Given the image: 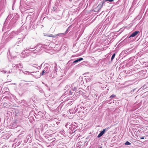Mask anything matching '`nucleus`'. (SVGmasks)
Masks as SVG:
<instances>
[{"label":"nucleus","instance_id":"obj_14","mask_svg":"<svg viewBox=\"0 0 148 148\" xmlns=\"http://www.w3.org/2000/svg\"><path fill=\"white\" fill-rule=\"evenodd\" d=\"M12 16L13 14H10L9 15H8L5 21L4 24L6 23L7 21H8V20H10V19L12 17Z\"/></svg>","mask_w":148,"mask_h":148},{"label":"nucleus","instance_id":"obj_46","mask_svg":"<svg viewBox=\"0 0 148 148\" xmlns=\"http://www.w3.org/2000/svg\"><path fill=\"white\" fill-rule=\"evenodd\" d=\"M19 65L20 66H21V65H21V64H19Z\"/></svg>","mask_w":148,"mask_h":148},{"label":"nucleus","instance_id":"obj_6","mask_svg":"<svg viewBox=\"0 0 148 148\" xmlns=\"http://www.w3.org/2000/svg\"><path fill=\"white\" fill-rule=\"evenodd\" d=\"M83 58H77L76 60L73 61V62H72L73 60H70L69 62H71V63L73 64H75L76 63L79 62L80 61L82 60H83Z\"/></svg>","mask_w":148,"mask_h":148},{"label":"nucleus","instance_id":"obj_2","mask_svg":"<svg viewBox=\"0 0 148 148\" xmlns=\"http://www.w3.org/2000/svg\"><path fill=\"white\" fill-rule=\"evenodd\" d=\"M17 19L16 17H14V16L12 19L10 21V25L12 27H14L16 22V21Z\"/></svg>","mask_w":148,"mask_h":148},{"label":"nucleus","instance_id":"obj_26","mask_svg":"<svg viewBox=\"0 0 148 148\" xmlns=\"http://www.w3.org/2000/svg\"><path fill=\"white\" fill-rule=\"evenodd\" d=\"M47 36H48V37H52L53 38H55L56 37V36L53 35L52 34H51L50 35H47Z\"/></svg>","mask_w":148,"mask_h":148},{"label":"nucleus","instance_id":"obj_44","mask_svg":"<svg viewBox=\"0 0 148 148\" xmlns=\"http://www.w3.org/2000/svg\"><path fill=\"white\" fill-rule=\"evenodd\" d=\"M140 138L141 139H144V137H141V138Z\"/></svg>","mask_w":148,"mask_h":148},{"label":"nucleus","instance_id":"obj_36","mask_svg":"<svg viewBox=\"0 0 148 148\" xmlns=\"http://www.w3.org/2000/svg\"><path fill=\"white\" fill-rule=\"evenodd\" d=\"M64 34V33L58 34L56 35V36H62Z\"/></svg>","mask_w":148,"mask_h":148},{"label":"nucleus","instance_id":"obj_47","mask_svg":"<svg viewBox=\"0 0 148 148\" xmlns=\"http://www.w3.org/2000/svg\"><path fill=\"white\" fill-rule=\"evenodd\" d=\"M142 72H143V71H140V73H143Z\"/></svg>","mask_w":148,"mask_h":148},{"label":"nucleus","instance_id":"obj_9","mask_svg":"<svg viewBox=\"0 0 148 148\" xmlns=\"http://www.w3.org/2000/svg\"><path fill=\"white\" fill-rule=\"evenodd\" d=\"M27 140V142H28L29 143H31L32 142V135L29 134L28 135L26 138Z\"/></svg>","mask_w":148,"mask_h":148},{"label":"nucleus","instance_id":"obj_22","mask_svg":"<svg viewBox=\"0 0 148 148\" xmlns=\"http://www.w3.org/2000/svg\"><path fill=\"white\" fill-rule=\"evenodd\" d=\"M41 44H38L36 46H35L34 48H33V47H30V48H28V49H27V50H29V49H35V48L36 47H38V46H39L40 45H41Z\"/></svg>","mask_w":148,"mask_h":148},{"label":"nucleus","instance_id":"obj_55","mask_svg":"<svg viewBox=\"0 0 148 148\" xmlns=\"http://www.w3.org/2000/svg\"><path fill=\"white\" fill-rule=\"evenodd\" d=\"M49 90H50V89H49Z\"/></svg>","mask_w":148,"mask_h":148},{"label":"nucleus","instance_id":"obj_1","mask_svg":"<svg viewBox=\"0 0 148 148\" xmlns=\"http://www.w3.org/2000/svg\"><path fill=\"white\" fill-rule=\"evenodd\" d=\"M19 33L18 31L13 32L11 34H9L8 37L6 39V42H8L12 39L13 37L15 36L16 35H18Z\"/></svg>","mask_w":148,"mask_h":148},{"label":"nucleus","instance_id":"obj_25","mask_svg":"<svg viewBox=\"0 0 148 148\" xmlns=\"http://www.w3.org/2000/svg\"><path fill=\"white\" fill-rule=\"evenodd\" d=\"M128 36L127 35V34L125 35V36H124L122 38H126L125 40H127V38H128Z\"/></svg>","mask_w":148,"mask_h":148},{"label":"nucleus","instance_id":"obj_23","mask_svg":"<svg viewBox=\"0 0 148 148\" xmlns=\"http://www.w3.org/2000/svg\"><path fill=\"white\" fill-rule=\"evenodd\" d=\"M115 55H116V54L115 53H114L113 54V55H112V56L111 58V61H112V60H113V59L114 58L115 56Z\"/></svg>","mask_w":148,"mask_h":148},{"label":"nucleus","instance_id":"obj_33","mask_svg":"<svg viewBox=\"0 0 148 148\" xmlns=\"http://www.w3.org/2000/svg\"><path fill=\"white\" fill-rule=\"evenodd\" d=\"M25 88L26 90H30V89L28 88L27 86H25Z\"/></svg>","mask_w":148,"mask_h":148},{"label":"nucleus","instance_id":"obj_17","mask_svg":"<svg viewBox=\"0 0 148 148\" xmlns=\"http://www.w3.org/2000/svg\"><path fill=\"white\" fill-rule=\"evenodd\" d=\"M55 19L57 20H59V19H60L62 18L61 14L60 15L56 14V15L55 16Z\"/></svg>","mask_w":148,"mask_h":148},{"label":"nucleus","instance_id":"obj_32","mask_svg":"<svg viewBox=\"0 0 148 148\" xmlns=\"http://www.w3.org/2000/svg\"><path fill=\"white\" fill-rule=\"evenodd\" d=\"M83 96L84 97V98L85 99H87L88 98V95H83Z\"/></svg>","mask_w":148,"mask_h":148},{"label":"nucleus","instance_id":"obj_11","mask_svg":"<svg viewBox=\"0 0 148 148\" xmlns=\"http://www.w3.org/2000/svg\"><path fill=\"white\" fill-rule=\"evenodd\" d=\"M69 92L68 95H74V94L75 92H74V91H73V89H71V90H70L69 91H66L65 93H67L68 92Z\"/></svg>","mask_w":148,"mask_h":148},{"label":"nucleus","instance_id":"obj_4","mask_svg":"<svg viewBox=\"0 0 148 148\" xmlns=\"http://www.w3.org/2000/svg\"><path fill=\"white\" fill-rule=\"evenodd\" d=\"M109 129V127L106 128L105 129H103L102 131L100 132L99 134L98 135L97 137L98 138H99L101 137L105 133L106 131H107Z\"/></svg>","mask_w":148,"mask_h":148},{"label":"nucleus","instance_id":"obj_8","mask_svg":"<svg viewBox=\"0 0 148 148\" xmlns=\"http://www.w3.org/2000/svg\"><path fill=\"white\" fill-rule=\"evenodd\" d=\"M139 31H136L134 32H133L128 37V39L131 38V37H135L136 36L138 33Z\"/></svg>","mask_w":148,"mask_h":148},{"label":"nucleus","instance_id":"obj_27","mask_svg":"<svg viewBox=\"0 0 148 148\" xmlns=\"http://www.w3.org/2000/svg\"><path fill=\"white\" fill-rule=\"evenodd\" d=\"M8 32H9L8 31H7L6 32H5L4 33V34H3V37H4L5 36H6L8 35Z\"/></svg>","mask_w":148,"mask_h":148},{"label":"nucleus","instance_id":"obj_18","mask_svg":"<svg viewBox=\"0 0 148 148\" xmlns=\"http://www.w3.org/2000/svg\"><path fill=\"white\" fill-rule=\"evenodd\" d=\"M77 88L76 87H74L73 88V91L74 92L75 91V92H76V93H78L79 92L80 94H81V93L82 92V91L80 90L78 91V90H77Z\"/></svg>","mask_w":148,"mask_h":148},{"label":"nucleus","instance_id":"obj_43","mask_svg":"<svg viewBox=\"0 0 148 148\" xmlns=\"http://www.w3.org/2000/svg\"><path fill=\"white\" fill-rule=\"evenodd\" d=\"M67 31H68V30H66V31L65 32V34H66L67 33Z\"/></svg>","mask_w":148,"mask_h":148},{"label":"nucleus","instance_id":"obj_42","mask_svg":"<svg viewBox=\"0 0 148 148\" xmlns=\"http://www.w3.org/2000/svg\"><path fill=\"white\" fill-rule=\"evenodd\" d=\"M135 66H136V67H139V66L138 65H136Z\"/></svg>","mask_w":148,"mask_h":148},{"label":"nucleus","instance_id":"obj_12","mask_svg":"<svg viewBox=\"0 0 148 148\" xmlns=\"http://www.w3.org/2000/svg\"><path fill=\"white\" fill-rule=\"evenodd\" d=\"M52 10L53 12H57L58 11V9L56 5H54L52 8Z\"/></svg>","mask_w":148,"mask_h":148},{"label":"nucleus","instance_id":"obj_15","mask_svg":"<svg viewBox=\"0 0 148 148\" xmlns=\"http://www.w3.org/2000/svg\"><path fill=\"white\" fill-rule=\"evenodd\" d=\"M44 70L45 72V74H47L49 73L50 71V68L49 67L46 66L44 68Z\"/></svg>","mask_w":148,"mask_h":148},{"label":"nucleus","instance_id":"obj_50","mask_svg":"<svg viewBox=\"0 0 148 148\" xmlns=\"http://www.w3.org/2000/svg\"><path fill=\"white\" fill-rule=\"evenodd\" d=\"M34 50H34V51H33V53H35V52H34Z\"/></svg>","mask_w":148,"mask_h":148},{"label":"nucleus","instance_id":"obj_29","mask_svg":"<svg viewBox=\"0 0 148 148\" xmlns=\"http://www.w3.org/2000/svg\"><path fill=\"white\" fill-rule=\"evenodd\" d=\"M44 73H45V71H44V69L42 71L41 73V75H43Z\"/></svg>","mask_w":148,"mask_h":148},{"label":"nucleus","instance_id":"obj_39","mask_svg":"<svg viewBox=\"0 0 148 148\" xmlns=\"http://www.w3.org/2000/svg\"><path fill=\"white\" fill-rule=\"evenodd\" d=\"M12 72V71H8V73H11Z\"/></svg>","mask_w":148,"mask_h":148},{"label":"nucleus","instance_id":"obj_45","mask_svg":"<svg viewBox=\"0 0 148 148\" xmlns=\"http://www.w3.org/2000/svg\"><path fill=\"white\" fill-rule=\"evenodd\" d=\"M72 0H67V1H71Z\"/></svg>","mask_w":148,"mask_h":148},{"label":"nucleus","instance_id":"obj_34","mask_svg":"<svg viewBox=\"0 0 148 148\" xmlns=\"http://www.w3.org/2000/svg\"><path fill=\"white\" fill-rule=\"evenodd\" d=\"M88 143V142H87V141H85V142L84 143V144L86 145V146H87Z\"/></svg>","mask_w":148,"mask_h":148},{"label":"nucleus","instance_id":"obj_49","mask_svg":"<svg viewBox=\"0 0 148 148\" xmlns=\"http://www.w3.org/2000/svg\"><path fill=\"white\" fill-rule=\"evenodd\" d=\"M53 77H54V76H53V77H52V76L51 75L50 76V77H51L52 78H53Z\"/></svg>","mask_w":148,"mask_h":148},{"label":"nucleus","instance_id":"obj_16","mask_svg":"<svg viewBox=\"0 0 148 148\" xmlns=\"http://www.w3.org/2000/svg\"><path fill=\"white\" fill-rule=\"evenodd\" d=\"M133 62H129L125 65V67L128 68L133 64Z\"/></svg>","mask_w":148,"mask_h":148},{"label":"nucleus","instance_id":"obj_54","mask_svg":"<svg viewBox=\"0 0 148 148\" xmlns=\"http://www.w3.org/2000/svg\"><path fill=\"white\" fill-rule=\"evenodd\" d=\"M98 148H102L101 147H99Z\"/></svg>","mask_w":148,"mask_h":148},{"label":"nucleus","instance_id":"obj_10","mask_svg":"<svg viewBox=\"0 0 148 148\" xmlns=\"http://www.w3.org/2000/svg\"><path fill=\"white\" fill-rule=\"evenodd\" d=\"M75 107L74 108H73L69 109V112L70 114H73L77 112L76 109Z\"/></svg>","mask_w":148,"mask_h":148},{"label":"nucleus","instance_id":"obj_48","mask_svg":"<svg viewBox=\"0 0 148 148\" xmlns=\"http://www.w3.org/2000/svg\"><path fill=\"white\" fill-rule=\"evenodd\" d=\"M16 42V44H19V42Z\"/></svg>","mask_w":148,"mask_h":148},{"label":"nucleus","instance_id":"obj_40","mask_svg":"<svg viewBox=\"0 0 148 148\" xmlns=\"http://www.w3.org/2000/svg\"><path fill=\"white\" fill-rule=\"evenodd\" d=\"M57 71H56L55 72V71H54V73H55V75H57Z\"/></svg>","mask_w":148,"mask_h":148},{"label":"nucleus","instance_id":"obj_19","mask_svg":"<svg viewBox=\"0 0 148 148\" xmlns=\"http://www.w3.org/2000/svg\"><path fill=\"white\" fill-rule=\"evenodd\" d=\"M116 97V95L114 94H112L110 96V97H109V99H110L109 100V101H110L112 100H114V98Z\"/></svg>","mask_w":148,"mask_h":148},{"label":"nucleus","instance_id":"obj_52","mask_svg":"<svg viewBox=\"0 0 148 148\" xmlns=\"http://www.w3.org/2000/svg\"><path fill=\"white\" fill-rule=\"evenodd\" d=\"M75 127H76V128H77V127H78V126H76Z\"/></svg>","mask_w":148,"mask_h":148},{"label":"nucleus","instance_id":"obj_24","mask_svg":"<svg viewBox=\"0 0 148 148\" xmlns=\"http://www.w3.org/2000/svg\"><path fill=\"white\" fill-rule=\"evenodd\" d=\"M125 144L126 145H130L131 143L128 141H127L125 143Z\"/></svg>","mask_w":148,"mask_h":148},{"label":"nucleus","instance_id":"obj_5","mask_svg":"<svg viewBox=\"0 0 148 148\" xmlns=\"http://www.w3.org/2000/svg\"><path fill=\"white\" fill-rule=\"evenodd\" d=\"M5 11V6L3 3L0 4V16Z\"/></svg>","mask_w":148,"mask_h":148},{"label":"nucleus","instance_id":"obj_28","mask_svg":"<svg viewBox=\"0 0 148 148\" xmlns=\"http://www.w3.org/2000/svg\"><path fill=\"white\" fill-rule=\"evenodd\" d=\"M51 125H52L51 124L48 125V124H46L45 126V127H50L51 126Z\"/></svg>","mask_w":148,"mask_h":148},{"label":"nucleus","instance_id":"obj_38","mask_svg":"<svg viewBox=\"0 0 148 148\" xmlns=\"http://www.w3.org/2000/svg\"><path fill=\"white\" fill-rule=\"evenodd\" d=\"M69 86V85H66V86L65 87V88H68V87Z\"/></svg>","mask_w":148,"mask_h":148},{"label":"nucleus","instance_id":"obj_41","mask_svg":"<svg viewBox=\"0 0 148 148\" xmlns=\"http://www.w3.org/2000/svg\"><path fill=\"white\" fill-rule=\"evenodd\" d=\"M95 95L96 96V97H97L98 96V94L97 93H95Z\"/></svg>","mask_w":148,"mask_h":148},{"label":"nucleus","instance_id":"obj_31","mask_svg":"<svg viewBox=\"0 0 148 148\" xmlns=\"http://www.w3.org/2000/svg\"><path fill=\"white\" fill-rule=\"evenodd\" d=\"M136 90V88H134V89H133L132 90L130 91V93L131 94L133 93L134 92V91Z\"/></svg>","mask_w":148,"mask_h":148},{"label":"nucleus","instance_id":"obj_53","mask_svg":"<svg viewBox=\"0 0 148 148\" xmlns=\"http://www.w3.org/2000/svg\"><path fill=\"white\" fill-rule=\"evenodd\" d=\"M120 0H118V1H119Z\"/></svg>","mask_w":148,"mask_h":148},{"label":"nucleus","instance_id":"obj_37","mask_svg":"<svg viewBox=\"0 0 148 148\" xmlns=\"http://www.w3.org/2000/svg\"><path fill=\"white\" fill-rule=\"evenodd\" d=\"M108 102V101H104L103 102V103L105 104V103H107Z\"/></svg>","mask_w":148,"mask_h":148},{"label":"nucleus","instance_id":"obj_51","mask_svg":"<svg viewBox=\"0 0 148 148\" xmlns=\"http://www.w3.org/2000/svg\"><path fill=\"white\" fill-rule=\"evenodd\" d=\"M75 128H76V127H75V126H74V127H73V128H74V129H75Z\"/></svg>","mask_w":148,"mask_h":148},{"label":"nucleus","instance_id":"obj_20","mask_svg":"<svg viewBox=\"0 0 148 148\" xmlns=\"http://www.w3.org/2000/svg\"><path fill=\"white\" fill-rule=\"evenodd\" d=\"M134 58H135L134 57H133L130 58L129 60V62H134L133 64H134L135 63V60H134Z\"/></svg>","mask_w":148,"mask_h":148},{"label":"nucleus","instance_id":"obj_35","mask_svg":"<svg viewBox=\"0 0 148 148\" xmlns=\"http://www.w3.org/2000/svg\"><path fill=\"white\" fill-rule=\"evenodd\" d=\"M1 72H2L4 73H6L7 72V71H5V70H3V71H1Z\"/></svg>","mask_w":148,"mask_h":148},{"label":"nucleus","instance_id":"obj_7","mask_svg":"<svg viewBox=\"0 0 148 148\" xmlns=\"http://www.w3.org/2000/svg\"><path fill=\"white\" fill-rule=\"evenodd\" d=\"M76 108V110L77 112H78V113H80L81 112L82 113H84V112L82 110V109H84V107H79V106H77V107H75Z\"/></svg>","mask_w":148,"mask_h":148},{"label":"nucleus","instance_id":"obj_3","mask_svg":"<svg viewBox=\"0 0 148 148\" xmlns=\"http://www.w3.org/2000/svg\"><path fill=\"white\" fill-rule=\"evenodd\" d=\"M103 6V5L101 4H100L97 7L93 9L92 11L95 12H98L100 10Z\"/></svg>","mask_w":148,"mask_h":148},{"label":"nucleus","instance_id":"obj_13","mask_svg":"<svg viewBox=\"0 0 148 148\" xmlns=\"http://www.w3.org/2000/svg\"><path fill=\"white\" fill-rule=\"evenodd\" d=\"M82 142L81 141L79 142L76 145V148H80L82 145Z\"/></svg>","mask_w":148,"mask_h":148},{"label":"nucleus","instance_id":"obj_30","mask_svg":"<svg viewBox=\"0 0 148 148\" xmlns=\"http://www.w3.org/2000/svg\"><path fill=\"white\" fill-rule=\"evenodd\" d=\"M56 66H57L56 64L55 65V68H54V71H55V72L56 71H57V68L56 67Z\"/></svg>","mask_w":148,"mask_h":148},{"label":"nucleus","instance_id":"obj_21","mask_svg":"<svg viewBox=\"0 0 148 148\" xmlns=\"http://www.w3.org/2000/svg\"><path fill=\"white\" fill-rule=\"evenodd\" d=\"M17 126V125L16 124L15 122H14L12 123V128L14 129V128H16Z\"/></svg>","mask_w":148,"mask_h":148}]
</instances>
